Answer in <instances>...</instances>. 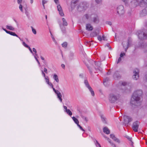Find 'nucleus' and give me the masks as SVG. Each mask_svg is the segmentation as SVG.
I'll return each mask as SVG.
<instances>
[{"label":"nucleus","instance_id":"obj_26","mask_svg":"<svg viewBox=\"0 0 147 147\" xmlns=\"http://www.w3.org/2000/svg\"><path fill=\"white\" fill-rule=\"evenodd\" d=\"M124 42H123L124 43ZM126 43L127 44V47L126 48L125 47L124 45L123 42L122 43L123 46V48L125 49V51H127V49H128L129 46V41H128L127 42H126Z\"/></svg>","mask_w":147,"mask_h":147},{"label":"nucleus","instance_id":"obj_56","mask_svg":"<svg viewBox=\"0 0 147 147\" xmlns=\"http://www.w3.org/2000/svg\"><path fill=\"white\" fill-rule=\"evenodd\" d=\"M34 56L35 59L36 61L37 62L38 61H39L38 60V59H37V57H38V55H37V56Z\"/></svg>","mask_w":147,"mask_h":147},{"label":"nucleus","instance_id":"obj_63","mask_svg":"<svg viewBox=\"0 0 147 147\" xmlns=\"http://www.w3.org/2000/svg\"><path fill=\"white\" fill-rule=\"evenodd\" d=\"M25 14H26V15L27 16H28V12L26 10V11L25 12Z\"/></svg>","mask_w":147,"mask_h":147},{"label":"nucleus","instance_id":"obj_48","mask_svg":"<svg viewBox=\"0 0 147 147\" xmlns=\"http://www.w3.org/2000/svg\"><path fill=\"white\" fill-rule=\"evenodd\" d=\"M98 40L99 41H101L102 40V38L100 36H98L97 37Z\"/></svg>","mask_w":147,"mask_h":147},{"label":"nucleus","instance_id":"obj_58","mask_svg":"<svg viewBox=\"0 0 147 147\" xmlns=\"http://www.w3.org/2000/svg\"><path fill=\"white\" fill-rule=\"evenodd\" d=\"M111 145L113 146V147H116V145H115L113 143V142H112V143H111Z\"/></svg>","mask_w":147,"mask_h":147},{"label":"nucleus","instance_id":"obj_50","mask_svg":"<svg viewBox=\"0 0 147 147\" xmlns=\"http://www.w3.org/2000/svg\"><path fill=\"white\" fill-rule=\"evenodd\" d=\"M41 71L42 72V75H43V76L44 77V78L46 77V76L45 75V74L44 73V71L42 70H41Z\"/></svg>","mask_w":147,"mask_h":147},{"label":"nucleus","instance_id":"obj_32","mask_svg":"<svg viewBox=\"0 0 147 147\" xmlns=\"http://www.w3.org/2000/svg\"><path fill=\"white\" fill-rule=\"evenodd\" d=\"M48 2V0H42V3L44 9H45V4Z\"/></svg>","mask_w":147,"mask_h":147},{"label":"nucleus","instance_id":"obj_24","mask_svg":"<svg viewBox=\"0 0 147 147\" xmlns=\"http://www.w3.org/2000/svg\"><path fill=\"white\" fill-rule=\"evenodd\" d=\"M53 78L57 83L59 82V80L57 75L54 74L53 76Z\"/></svg>","mask_w":147,"mask_h":147},{"label":"nucleus","instance_id":"obj_6","mask_svg":"<svg viewBox=\"0 0 147 147\" xmlns=\"http://www.w3.org/2000/svg\"><path fill=\"white\" fill-rule=\"evenodd\" d=\"M139 123V122L137 121L134 122L133 123L132 127L134 131L137 132L138 131Z\"/></svg>","mask_w":147,"mask_h":147},{"label":"nucleus","instance_id":"obj_51","mask_svg":"<svg viewBox=\"0 0 147 147\" xmlns=\"http://www.w3.org/2000/svg\"><path fill=\"white\" fill-rule=\"evenodd\" d=\"M96 3L98 4L100 3L101 2V0H95Z\"/></svg>","mask_w":147,"mask_h":147},{"label":"nucleus","instance_id":"obj_41","mask_svg":"<svg viewBox=\"0 0 147 147\" xmlns=\"http://www.w3.org/2000/svg\"><path fill=\"white\" fill-rule=\"evenodd\" d=\"M31 28L32 29V32L34 34H36V30L34 29L32 26L31 27Z\"/></svg>","mask_w":147,"mask_h":147},{"label":"nucleus","instance_id":"obj_31","mask_svg":"<svg viewBox=\"0 0 147 147\" xmlns=\"http://www.w3.org/2000/svg\"><path fill=\"white\" fill-rule=\"evenodd\" d=\"M32 50L33 52H34V53L32 52V55L33 56H37L38 54L37 53V51L36 49L35 48H33L32 49Z\"/></svg>","mask_w":147,"mask_h":147},{"label":"nucleus","instance_id":"obj_12","mask_svg":"<svg viewBox=\"0 0 147 147\" xmlns=\"http://www.w3.org/2000/svg\"><path fill=\"white\" fill-rule=\"evenodd\" d=\"M110 137L116 142H117L118 144H120V140L119 139L116 137L114 135L111 134L110 135Z\"/></svg>","mask_w":147,"mask_h":147},{"label":"nucleus","instance_id":"obj_39","mask_svg":"<svg viewBox=\"0 0 147 147\" xmlns=\"http://www.w3.org/2000/svg\"><path fill=\"white\" fill-rule=\"evenodd\" d=\"M140 3L141 4L144 3V4H147V0H141L140 2Z\"/></svg>","mask_w":147,"mask_h":147},{"label":"nucleus","instance_id":"obj_57","mask_svg":"<svg viewBox=\"0 0 147 147\" xmlns=\"http://www.w3.org/2000/svg\"><path fill=\"white\" fill-rule=\"evenodd\" d=\"M121 57H120L118 59V61L117 62V63H119L121 60Z\"/></svg>","mask_w":147,"mask_h":147},{"label":"nucleus","instance_id":"obj_47","mask_svg":"<svg viewBox=\"0 0 147 147\" xmlns=\"http://www.w3.org/2000/svg\"><path fill=\"white\" fill-rule=\"evenodd\" d=\"M74 56V53H71L70 54V58L71 59H73V57Z\"/></svg>","mask_w":147,"mask_h":147},{"label":"nucleus","instance_id":"obj_59","mask_svg":"<svg viewBox=\"0 0 147 147\" xmlns=\"http://www.w3.org/2000/svg\"><path fill=\"white\" fill-rule=\"evenodd\" d=\"M107 24L109 25H111L112 24V23L111 22H107Z\"/></svg>","mask_w":147,"mask_h":147},{"label":"nucleus","instance_id":"obj_40","mask_svg":"<svg viewBox=\"0 0 147 147\" xmlns=\"http://www.w3.org/2000/svg\"><path fill=\"white\" fill-rule=\"evenodd\" d=\"M120 84H121L122 85L124 86L126 85L127 84V83L125 82H122V81H120L119 82Z\"/></svg>","mask_w":147,"mask_h":147},{"label":"nucleus","instance_id":"obj_21","mask_svg":"<svg viewBox=\"0 0 147 147\" xmlns=\"http://www.w3.org/2000/svg\"><path fill=\"white\" fill-rule=\"evenodd\" d=\"M99 30H96V31L92 32L90 34V36L92 37H94L96 36L98 34Z\"/></svg>","mask_w":147,"mask_h":147},{"label":"nucleus","instance_id":"obj_16","mask_svg":"<svg viewBox=\"0 0 147 147\" xmlns=\"http://www.w3.org/2000/svg\"><path fill=\"white\" fill-rule=\"evenodd\" d=\"M124 119L125 123H128L132 121L131 118L128 116H125L124 117Z\"/></svg>","mask_w":147,"mask_h":147},{"label":"nucleus","instance_id":"obj_27","mask_svg":"<svg viewBox=\"0 0 147 147\" xmlns=\"http://www.w3.org/2000/svg\"><path fill=\"white\" fill-rule=\"evenodd\" d=\"M62 20L63 21V26H67L68 25V24L65 19L64 18H62Z\"/></svg>","mask_w":147,"mask_h":147},{"label":"nucleus","instance_id":"obj_61","mask_svg":"<svg viewBox=\"0 0 147 147\" xmlns=\"http://www.w3.org/2000/svg\"><path fill=\"white\" fill-rule=\"evenodd\" d=\"M102 38L103 40H107L106 38L104 36V35L102 36Z\"/></svg>","mask_w":147,"mask_h":147},{"label":"nucleus","instance_id":"obj_1","mask_svg":"<svg viewBox=\"0 0 147 147\" xmlns=\"http://www.w3.org/2000/svg\"><path fill=\"white\" fill-rule=\"evenodd\" d=\"M142 94V92L141 90L136 91L134 93L131 99V103L136 106L140 105V96Z\"/></svg>","mask_w":147,"mask_h":147},{"label":"nucleus","instance_id":"obj_14","mask_svg":"<svg viewBox=\"0 0 147 147\" xmlns=\"http://www.w3.org/2000/svg\"><path fill=\"white\" fill-rule=\"evenodd\" d=\"M22 1V0H17V3L18 4L20 5L19 8L21 12L23 13V6L21 4Z\"/></svg>","mask_w":147,"mask_h":147},{"label":"nucleus","instance_id":"obj_38","mask_svg":"<svg viewBox=\"0 0 147 147\" xmlns=\"http://www.w3.org/2000/svg\"><path fill=\"white\" fill-rule=\"evenodd\" d=\"M66 113L70 116H71L72 115V113L70 110L68 109L67 111L65 112Z\"/></svg>","mask_w":147,"mask_h":147},{"label":"nucleus","instance_id":"obj_30","mask_svg":"<svg viewBox=\"0 0 147 147\" xmlns=\"http://www.w3.org/2000/svg\"><path fill=\"white\" fill-rule=\"evenodd\" d=\"M101 118L102 122L105 123H107L106 119L105 117L103 115H102L101 116Z\"/></svg>","mask_w":147,"mask_h":147},{"label":"nucleus","instance_id":"obj_23","mask_svg":"<svg viewBox=\"0 0 147 147\" xmlns=\"http://www.w3.org/2000/svg\"><path fill=\"white\" fill-rule=\"evenodd\" d=\"M87 88L88 89L89 91L90 92L92 95V96H94L95 95L94 93L93 90L92 88L91 87V86H90L88 88Z\"/></svg>","mask_w":147,"mask_h":147},{"label":"nucleus","instance_id":"obj_25","mask_svg":"<svg viewBox=\"0 0 147 147\" xmlns=\"http://www.w3.org/2000/svg\"><path fill=\"white\" fill-rule=\"evenodd\" d=\"M77 2V0H72L71 3V7H74L75 5V4Z\"/></svg>","mask_w":147,"mask_h":147},{"label":"nucleus","instance_id":"obj_45","mask_svg":"<svg viewBox=\"0 0 147 147\" xmlns=\"http://www.w3.org/2000/svg\"><path fill=\"white\" fill-rule=\"evenodd\" d=\"M45 80L47 84L48 83H49V78L48 76H47L45 78Z\"/></svg>","mask_w":147,"mask_h":147},{"label":"nucleus","instance_id":"obj_64","mask_svg":"<svg viewBox=\"0 0 147 147\" xmlns=\"http://www.w3.org/2000/svg\"><path fill=\"white\" fill-rule=\"evenodd\" d=\"M107 140L110 144L112 143V142H111L109 138H107Z\"/></svg>","mask_w":147,"mask_h":147},{"label":"nucleus","instance_id":"obj_37","mask_svg":"<svg viewBox=\"0 0 147 147\" xmlns=\"http://www.w3.org/2000/svg\"><path fill=\"white\" fill-rule=\"evenodd\" d=\"M60 28L61 30L62 31L63 33H65V28L63 26H60Z\"/></svg>","mask_w":147,"mask_h":147},{"label":"nucleus","instance_id":"obj_20","mask_svg":"<svg viewBox=\"0 0 147 147\" xmlns=\"http://www.w3.org/2000/svg\"><path fill=\"white\" fill-rule=\"evenodd\" d=\"M22 41L23 45L26 47L28 48L31 53H32V50L31 48L28 45H27L23 41Z\"/></svg>","mask_w":147,"mask_h":147},{"label":"nucleus","instance_id":"obj_28","mask_svg":"<svg viewBox=\"0 0 147 147\" xmlns=\"http://www.w3.org/2000/svg\"><path fill=\"white\" fill-rule=\"evenodd\" d=\"M80 116L81 118L84 120L86 122H87L88 121V119L87 117L84 116L82 114L80 115Z\"/></svg>","mask_w":147,"mask_h":147},{"label":"nucleus","instance_id":"obj_19","mask_svg":"<svg viewBox=\"0 0 147 147\" xmlns=\"http://www.w3.org/2000/svg\"><path fill=\"white\" fill-rule=\"evenodd\" d=\"M56 94H57V98L59 99L60 102H62V99L61 98L62 96L60 92L59 91V92H57Z\"/></svg>","mask_w":147,"mask_h":147},{"label":"nucleus","instance_id":"obj_2","mask_svg":"<svg viewBox=\"0 0 147 147\" xmlns=\"http://www.w3.org/2000/svg\"><path fill=\"white\" fill-rule=\"evenodd\" d=\"M119 97V94L117 93H112L110 94L109 100L111 103H113L117 100Z\"/></svg>","mask_w":147,"mask_h":147},{"label":"nucleus","instance_id":"obj_42","mask_svg":"<svg viewBox=\"0 0 147 147\" xmlns=\"http://www.w3.org/2000/svg\"><path fill=\"white\" fill-rule=\"evenodd\" d=\"M62 45L63 47L65 48L67 46V43L66 42H64L62 44Z\"/></svg>","mask_w":147,"mask_h":147},{"label":"nucleus","instance_id":"obj_54","mask_svg":"<svg viewBox=\"0 0 147 147\" xmlns=\"http://www.w3.org/2000/svg\"><path fill=\"white\" fill-rule=\"evenodd\" d=\"M106 46H107L108 47H109V49H111V47H110V46H109V44L108 43H107L106 45Z\"/></svg>","mask_w":147,"mask_h":147},{"label":"nucleus","instance_id":"obj_55","mask_svg":"<svg viewBox=\"0 0 147 147\" xmlns=\"http://www.w3.org/2000/svg\"><path fill=\"white\" fill-rule=\"evenodd\" d=\"M63 108H64V109H65V110H64L65 112H66L67 111V110L68 109H67V107L65 106H64Z\"/></svg>","mask_w":147,"mask_h":147},{"label":"nucleus","instance_id":"obj_52","mask_svg":"<svg viewBox=\"0 0 147 147\" xmlns=\"http://www.w3.org/2000/svg\"><path fill=\"white\" fill-rule=\"evenodd\" d=\"M49 86H50L52 88H53V86L52 84L50 82H49L47 84Z\"/></svg>","mask_w":147,"mask_h":147},{"label":"nucleus","instance_id":"obj_53","mask_svg":"<svg viewBox=\"0 0 147 147\" xmlns=\"http://www.w3.org/2000/svg\"><path fill=\"white\" fill-rule=\"evenodd\" d=\"M125 55V54L124 53H121L120 55V57H122L123 56Z\"/></svg>","mask_w":147,"mask_h":147},{"label":"nucleus","instance_id":"obj_9","mask_svg":"<svg viewBox=\"0 0 147 147\" xmlns=\"http://www.w3.org/2000/svg\"><path fill=\"white\" fill-rule=\"evenodd\" d=\"M93 18V21L95 23H98L99 22V19L97 14H93L91 15Z\"/></svg>","mask_w":147,"mask_h":147},{"label":"nucleus","instance_id":"obj_35","mask_svg":"<svg viewBox=\"0 0 147 147\" xmlns=\"http://www.w3.org/2000/svg\"><path fill=\"white\" fill-rule=\"evenodd\" d=\"M94 142H95V144L96 147H101L100 144L98 142V141L96 140H94Z\"/></svg>","mask_w":147,"mask_h":147},{"label":"nucleus","instance_id":"obj_29","mask_svg":"<svg viewBox=\"0 0 147 147\" xmlns=\"http://www.w3.org/2000/svg\"><path fill=\"white\" fill-rule=\"evenodd\" d=\"M72 119L74 121V122L77 125L79 124V121L76 118L74 117H72Z\"/></svg>","mask_w":147,"mask_h":147},{"label":"nucleus","instance_id":"obj_22","mask_svg":"<svg viewBox=\"0 0 147 147\" xmlns=\"http://www.w3.org/2000/svg\"><path fill=\"white\" fill-rule=\"evenodd\" d=\"M103 131L104 132L107 134H109L110 133V131L108 128L107 127H104L103 128Z\"/></svg>","mask_w":147,"mask_h":147},{"label":"nucleus","instance_id":"obj_62","mask_svg":"<svg viewBox=\"0 0 147 147\" xmlns=\"http://www.w3.org/2000/svg\"><path fill=\"white\" fill-rule=\"evenodd\" d=\"M54 1L55 3L57 4H58V3H59V1L58 0H54Z\"/></svg>","mask_w":147,"mask_h":147},{"label":"nucleus","instance_id":"obj_34","mask_svg":"<svg viewBox=\"0 0 147 147\" xmlns=\"http://www.w3.org/2000/svg\"><path fill=\"white\" fill-rule=\"evenodd\" d=\"M6 27L7 29L11 30H14V28L11 26L7 25Z\"/></svg>","mask_w":147,"mask_h":147},{"label":"nucleus","instance_id":"obj_4","mask_svg":"<svg viewBox=\"0 0 147 147\" xmlns=\"http://www.w3.org/2000/svg\"><path fill=\"white\" fill-rule=\"evenodd\" d=\"M116 10L117 13L119 16L123 15L125 12V10L124 7L122 5H119L117 7Z\"/></svg>","mask_w":147,"mask_h":147},{"label":"nucleus","instance_id":"obj_60","mask_svg":"<svg viewBox=\"0 0 147 147\" xmlns=\"http://www.w3.org/2000/svg\"><path fill=\"white\" fill-rule=\"evenodd\" d=\"M44 72H45L46 73H47V69H46V68H44Z\"/></svg>","mask_w":147,"mask_h":147},{"label":"nucleus","instance_id":"obj_43","mask_svg":"<svg viewBox=\"0 0 147 147\" xmlns=\"http://www.w3.org/2000/svg\"><path fill=\"white\" fill-rule=\"evenodd\" d=\"M122 1L124 2L125 4V5L127 6L128 5V0H122Z\"/></svg>","mask_w":147,"mask_h":147},{"label":"nucleus","instance_id":"obj_46","mask_svg":"<svg viewBox=\"0 0 147 147\" xmlns=\"http://www.w3.org/2000/svg\"><path fill=\"white\" fill-rule=\"evenodd\" d=\"M78 126V127L82 131H85L82 128V127H81L79 124L77 125Z\"/></svg>","mask_w":147,"mask_h":147},{"label":"nucleus","instance_id":"obj_3","mask_svg":"<svg viewBox=\"0 0 147 147\" xmlns=\"http://www.w3.org/2000/svg\"><path fill=\"white\" fill-rule=\"evenodd\" d=\"M137 34H138L140 39L142 40L144 39H147V31H146L145 30H143L142 31H139Z\"/></svg>","mask_w":147,"mask_h":147},{"label":"nucleus","instance_id":"obj_33","mask_svg":"<svg viewBox=\"0 0 147 147\" xmlns=\"http://www.w3.org/2000/svg\"><path fill=\"white\" fill-rule=\"evenodd\" d=\"M84 84H85V85L86 86L87 88H88L90 86V85L89 84V83H88V80H84Z\"/></svg>","mask_w":147,"mask_h":147},{"label":"nucleus","instance_id":"obj_18","mask_svg":"<svg viewBox=\"0 0 147 147\" xmlns=\"http://www.w3.org/2000/svg\"><path fill=\"white\" fill-rule=\"evenodd\" d=\"M86 28L87 30L88 31H91L93 29V27L90 24H87L86 26Z\"/></svg>","mask_w":147,"mask_h":147},{"label":"nucleus","instance_id":"obj_8","mask_svg":"<svg viewBox=\"0 0 147 147\" xmlns=\"http://www.w3.org/2000/svg\"><path fill=\"white\" fill-rule=\"evenodd\" d=\"M2 29L4 31H5L7 33L11 35L14 36H16L17 37H18L20 39V40L21 41H23V40L22 39L19 37L18 36L17 34H15L14 32H11V31H7L6 29L4 28H2Z\"/></svg>","mask_w":147,"mask_h":147},{"label":"nucleus","instance_id":"obj_36","mask_svg":"<svg viewBox=\"0 0 147 147\" xmlns=\"http://www.w3.org/2000/svg\"><path fill=\"white\" fill-rule=\"evenodd\" d=\"M84 16L87 19H89L91 17H92L91 15H90L88 14H86Z\"/></svg>","mask_w":147,"mask_h":147},{"label":"nucleus","instance_id":"obj_44","mask_svg":"<svg viewBox=\"0 0 147 147\" xmlns=\"http://www.w3.org/2000/svg\"><path fill=\"white\" fill-rule=\"evenodd\" d=\"M109 80V78H105V79L104 80L103 84L104 85H106V82L108 81Z\"/></svg>","mask_w":147,"mask_h":147},{"label":"nucleus","instance_id":"obj_13","mask_svg":"<svg viewBox=\"0 0 147 147\" xmlns=\"http://www.w3.org/2000/svg\"><path fill=\"white\" fill-rule=\"evenodd\" d=\"M113 77L115 79L117 80L120 78L121 76L119 74V72L116 71L113 75Z\"/></svg>","mask_w":147,"mask_h":147},{"label":"nucleus","instance_id":"obj_7","mask_svg":"<svg viewBox=\"0 0 147 147\" xmlns=\"http://www.w3.org/2000/svg\"><path fill=\"white\" fill-rule=\"evenodd\" d=\"M139 70L138 69H136L134 71V75L132 76L133 78L135 80L138 79L139 77Z\"/></svg>","mask_w":147,"mask_h":147},{"label":"nucleus","instance_id":"obj_15","mask_svg":"<svg viewBox=\"0 0 147 147\" xmlns=\"http://www.w3.org/2000/svg\"><path fill=\"white\" fill-rule=\"evenodd\" d=\"M57 8L58 11H59V14L61 16H64V14L60 5H57Z\"/></svg>","mask_w":147,"mask_h":147},{"label":"nucleus","instance_id":"obj_10","mask_svg":"<svg viewBox=\"0 0 147 147\" xmlns=\"http://www.w3.org/2000/svg\"><path fill=\"white\" fill-rule=\"evenodd\" d=\"M94 62V61H93ZM95 65L96 66V67H95V69L96 70V71L98 70L100 72H101L102 69L101 67H100V62H94Z\"/></svg>","mask_w":147,"mask_h":147},{"label":"nucleus","instance_id":"obj_11","mask_svg":"<svg viewBox=\"0 0 147 147\" xmlns=\"http://www.w3.org/2000/svg\"><path fill=\"white\" fill-rule=\"evenodd\" d=\"M140 15L141 16H144L147 15V5H146L140 12Z\"/></svg>","mask_w":147,"mask_h":147},{"label":"nucleus","instance_id":"obj_17","mask_svg":"<svg viewBox=\"0 0 147 147\" xmlns=\"http://www.w3.org/2000/svg\"><path fill=\"white\" fill-rule=\"evenodd\" d=\"M132 5L134 7H136L138 4V1L137 0H134L131 2Z\"/></svg>","mask_w":147,"mask_h":147},{"label":"nucleus","instance_id":"obj_49","mask_svg":"<svg viewBox=\"0 0 147 147\" xmlns=\"http://www.w3.org/2000/svg\"><path fill=\"white\" fill-rule=\"evenodd\" d=\"M53 88V91L55 92V94L57 93V92H59V91L58 90H56L55 88L53 87V88Z\"/></svg>","mask_w":147,"mask_h":147},{"label":"nucleus","instance_id":"obj_5","mask_svg":"<svg viewBox=\"0 0 147 147\" xmlns=\"http://www.w3.org/2000/svg\"><path fill=\"white\" fill-rule=\"evenodd\" d=\"M88 6V5L86 3L84 2L80 4L78 7V9L80 11H83L85 10Z\"/></svg>","mask_w":147,"mask_h":147}]
</instances>
